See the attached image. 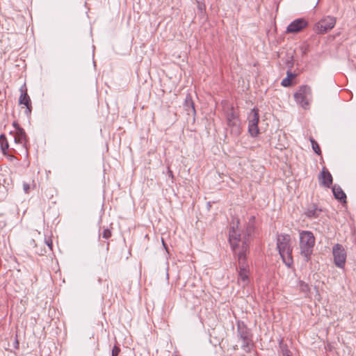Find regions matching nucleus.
<instances>
[{
    "mask_svg": "<svg viewBox=\"0 0 356 356\" xmlns=\"http://www.w3.org/2000/svg\"><path fill=\"white\" fill-rule=\"evenodd\" d=\"M291 241V236L287 234H280L277 236V248L283 262L289 268L293 263Z\"/></svg>",
    "mask_w": 356,
    "mask_h": 356,
    "instance_id": "1",
    "label": "nucleus"
},
{
    "mask_svg": "<svg viewBox=\"0 0 356 356\" xmlns=\"http://www.w3.org/2000/svg\"><path fill=\"white\" fill-rule=\"evenodd\" d=\"M299 237L300 254L304 260L308 262L311 260L315 245V237L310 231H300Z\"/></svg>",
    "mask_w": 356,
    "mask_h": 356,
    "instance_id": "2",
    "label": "nucleus"
},
{
    "mask_svg": "<svg viewBox=\"0 0 356 356\" xmlns=\"http://www.w3.org/2000/svg\"><path fill=\"white\" fill-rule=\"evenodd\" d=\"M237 335L243 341L241 346L243 350L246 353H250L253 346L252 335L250 330L243 322H238L237 323Z\"/></svg>",
    "mask_w": 356,
    "mask_h": 356,
    "instance_id": "3",
    "label": "nucleus"
},
{
    "mask_svg": "<svg viewBox=\"0 0 356 356\" xmlns=\"http://www.w3.org/2000/svg\"><path fill=\"white\" fill-rule=\"evenodd\" d=\"M312 89L308 86H302L294 94V99L297 104H300L303 108L307 109L309 107V102L312 100Z\"/></svg>",
    "mask_w": 356,
    "mask_h": 356,
    "instance_id": "4",
    "label": "nucleus"
},
{
    "mask_svg": "<svg viewBox=\"0 0 356 356\" xmlns=\"http://www.w3.org/2000/svg\"><path fill=\"white\" fill-rule=\"evenodd\" d=\"M239 223V220L238 219L236 226L232 227L229 232V242L233 252L240 250L242 246L243 236H241L238 229Z\"/></svg>",
    "mask_w": 356,
    "mask_h": 356,
    "instance_id": "5",
    "label": "nucleus"
},
{
    "mask_svg": "<svg viewBox=\"0 0 356 356\" xmlns=\"http://www.w3.org/2000/svg\"><path fill=\"white\" fill-rule=\"evenodd\" d=\"M336 24L334 17L327 16L315 24L314 31L318 34H325L332 29Z\"/></svg>",
    "mask_w": 356,
    "mask_h": 356,
    "instance_id": "6",
    "label": "nucleus"
},
{
    "mask_svg": "<svg viewBox=\"0 0 356 356\" xmlns=\"http://www.w3.org/2000/svg\"><path fill=\"white\" fill-rule=\"evenodd\" d=\"M248 132L252 137H256L259 134L258 123L259 120V109L252 108L248 116Z\"/></svg>",
    "mask_w": 356,
    "mask_h": 356,
    "instance_id": "7",
    "label": "nucleus"
},
{
    "mask_svg": "<svg viewBox=\"0 0 356 356\" xmlns=\"http://www.w3.org/2000/svg\"><path fill=\"white\" fill-rule=\"evenodd\" d=\"M249 252V244L245 239L242 243V246L240 250L234 252V256L238 261V269L249 268V264L247 261V254Z\"/></svg>",
    "mask_w": 356,
    "mask_h": 356,
    "instance_id": "8",
    "label": "nucleus"
},
{
    "mask_svg": "<svg viewBox=\"0 0 356 356\" xmlns=\"http://www.w3.org/2000/svg\"><path fill=\"white\" fill-rule=\"evenodd\" d=\"M334 264L339 268H343L346 260V252L343 246L339 243L332 248Z\"/></svg>",
    "mask_w": 356,
    "mask_h": 356,
    "instance_id": "9",
    "label": "nucleus"
},
{
    "mask_svg": "<svg viewBox=\"0 0 356 356\" xmlns=\"http://www.w3.org/2000/svg\"><path fill=\"white\" fill-rule=\"evenodd\" d=\"M20 91L21 95L19 98V104L20 105H24L26 106L24 113L27 116H29L31 115L32 111V104L31 99L27 93V89L25 85L21 87Z\"/></svg>",
    "mask_w": 356,
    "mask_h": 356,
    "instance_id": "10",
    "label": "nucleus"
},
{
    "mask_svg": "<svg viewBox=\"0 0 356 356\" xmlns=\"http://www.w3.org/2000/svg\"><path fill=\"white\" fill-rule=\"evenodd\" d=\"M307 26V22L304 19H297L289 24L286 28L287 33H298Z\"/></svg>",
    "mask_w": 356,
    "mask_h": 356,
    "instance_id": "11",
    "label": "nucleus"
},
{
    "mask_svg": "<svg viewBox=\"0 0 356 356\" xmlns=\"http://www.w3.org/2000/svg\"><path fill=\"white\" fill-rule=\"evenodd\" d=\"M256 226H255V216H251L248 222L245 225V233L243 234V241L245 239L247 241V243H250V237L252 236V234L255 232Z\"/></svg>",
    "mask_w": 356,
    "mask_h": 356,
    "instance_id": "12",
    "label": "nucleus"
},
{
    "mask_svg": "<svg viewBox=\"0 0 356 356\" xmlns=\"http://www.w3.org/2000/svg\"><path fill=\"white\" fill-rule=\"evenodd\" d=\"M10 134H13L14 140L16 144L21 145L23 147L27 149L26 143L28 142V138L23 128L17 127V131H15L14 134L11 131Z\"/></svg>",
    "mask_w": 356,
    "mask_h": 356,
    "instance_id": "13",
    "label": "nucleus"
},
{
    "mask_svg": "<svg viewBox=\"0 0 356 356\" xmlns=\"http://www.w3.org/2000/svg\"><path fill=\"white\" fill-rule=\"evenodd\" d=\"M318 180L321 186L330 188L332 184L333 179L330 172L323 168L322 172L318 175Z\"/></svg>",
    "mask_w": 356,
    "mask_h": 356,
    "instance_id": "14",
    "label": "nucleus"
},
{
    "mask_svg": "<svg viewBox=\"0 0 356 356\" xmlns=\"http://www.w3.org/2000/svg\"><path fill=\"white\" fill-rule=\"evenodd\" d=\"M227 127L229 130L230 134L234 137L238 136L241 133V128L240 124V120L227 121Z\"/></svg>",
    "mask_w": 356,
    "mask_h": 356,
    "instance_id": "15",
    "label": "nucleus"
},
{
    "mask_svg": "<svg viewBox=\"0 0 356 356\" xmlns=\"http://www.w3.org/2000/svg\"><path fill=\"white\" fill-rule=\"evenodd\" d=\"M184 109L188 115H195L196 111L195 108V104L192 99L191 95L188 94L186 97L184 104Z\"/></svg>",
    "mask_w": 356,
    "mask_h": 356,
    "instance_id": "16",
    "label": "nucleus"
},
{
    "mask_svg": "<svg viewBox=\"0 0 356 356\" xmlns=\"http://www.w3.org/2000/svg\"><path fill=\"white\" fill-rule=\"evenodd\" d=\"M249 274H250L249 268L238 269V282L240 284H241L243 287L247 286L248 284Z\"/></svg>",
    "mask_w": 356,
    "mask_h": 356,
    "instance_id": "17",
    "label": "nucleus"
},
{
    "mask_svg": "<svg viewBox=\"0 0 356 356\" xmlns=\"http://www.w3.org/2000/svg\"><path fill=\"white\" fill-rule=\"evenodd\" d=\"M332 192L334 197L342 203L346 202V195L339 186L334 185L332 187Z\"/></svg>",
    "mask_w": 356,
    "mask_h": 356,
    "instance_id": "18",
    "label": "nucleus"
},
{
    "mask_svg": "<svg viewBox=\"0 0 356 356\" xmlns=\"http://www.w3.org/2000/svg\"><path fill=\"white\" fill-rule=\"evenodd\" d=\"M321 211V209L318 208L317 205L313 204L307 208L305 215L308 218H318Z\"/></svg>",
    "mask_w": 356,
    "mask_h": 356,
    "instance_id": "19",
    "label": "nucleus"
},
{
    "mask_svg": "<svg viewBox=\"0 0 356 356\" xmlns=\"http://www.w3.org/2000/svg\"><path fill=\"white\" fill-rule=\"evenodd\" d=\"M296 77V74L293 73L291 70L286 71V77L283 79L281 85L284 87H289L291 86V80Z\"/></svg>",
    "mask_w": 356,
    "mask_h": 356,
    "instance_id": "20",
    "label": "nucleus"
},
{
    "mask_svg": "<svg viewBox=\"0 0 356 356\" xmlns=\"http://www.w3.org/2000/svg\"><path fill=\"white\" fill-rule=\"evenodd\" d=\"M298 287L300 293L304 294L305 297H307L310 293V287L309 284L302 280H299L298 282Z\"/></svg>",
    "mask_w": 356,
    "mask_h": 356,
    "instance_id": "21",
    "label": "nucleus"
},
{
    "mask_svg": "<svg viewBox=\"0 0 356 356\" xmlns=\"http://www.w3.org/2000/svg\"><path fill=\"white\" fill-rule=\"evenodd\" d=\"M284 62L288 70H291L294 65L293 56L287 54L284 58Z\"/></svg>",
    "mask_w": 356,
    "mask_h": 356,
    "instance_id": "22",
    "label": "nucleus"
},
{
    "mask_svg": "<svg viewBox=\"0 0 356 356\" xmlns=\"http://www.w3.org/2000/svg\"><path fill=\"white\" fill-rule=\"evenodd\" d=\"M0 146L3 153L5 154L6 151L9 147V145L6 137L3 134L0 135Z\"/></svg>",
    "mask_w": 356,
    "mask_h": 356,
    "instance_id": "23",
    "label": "nucleus"
},
{
    "mask_svg": "<svg viewBox=\"0 0 356 356\" xmlns=\"http://www.w3.org/2000/svg\"><path fill=\"white\" fill-rule=\"evenodd\" d=\"M226 120H227V121L231 122V121H234V120H239L238 119V116L236 113V112L234 111L233 107H231L229 111L227 113Z\"/></svg>",
    "mask_w": 356,
    "mask_h": 356,
    "instance_id": "24",
    "label": "nucleus"
},
{
    "mask_svg": "<svg viewBox=\"0 0 356 356\" xmlns=\"http://www.w3.org/2000/svg\"><path fill=\"white\" fill-rule=\"evenodd\" d=\"M309 140L311 142L312 147L314 152L316 154L321 155V148H320L318 143L312 137H311L309 138Z\"/></svg>",
    "mask_w": 356,
    "mask_h": 356,
    "instance_id": "25",
    "label": "nucleus"
},
{
    "mask_svg": "<svg viewBox=\"0 0 356 356\" xmlns=\"http://www.w3.org/2000/svg\"><path fill=\"white\" fill-rule=\"evenodd\" d=\"M99 236H102L103 238L108 239L112 236L111 229L108 228L104 229L102 233L100 234Z\"/></svg>",
    "mask_w": 356,
    "mask_h": 356,
    "instance_id": "26",
    "label": "nucleus"
},
{
    "mask_svg": "<svg viewBox=\"0 0 356 356\" xmlns=\"http://www.w3.org/2000/svg\"><path fill=\"white\" fill-rule=\"evenodd\" d=\"M120 352V348L118 346H114L112 349L111 356H118Z\"/></svg>",
    "mask_w": 356,
    "mask_h": 356,
    "instance_id": "27",
    "label": "nucleus"
},
{
    "mask_svg": "<svg viewBox=\"0 0 356 356\" xmlns=\"http://www.w3.org/2000/svg\"><path fill=\"white\" fill-rule=\"evenodd\" d=\"M45 243L47 245V247L49 248V250H52L53 243H52V240L50 238H45Z\"/></svg>",
    "mask_w": 356,
    "mask_h": 356,
    "instance_id": "28",
    "label": "nucleus"
},
{
    "mask_svg": "<svg viewBox=\"0 0 356 356\" xmlns=\"http://www.w3.org/2000/svg\"><path fill=\"white\" fill-rule=\"evenodd\" d=\"M23 189L26 193H29L30 189V185L28 183L23 184Z\"/></svg>",
    "mask_w": 356,
    "mask_h": 356,
    "instance_id": "29",
    "label": "nucleus"
},
{
    "mask_svg": "<svg viewBox=\"0 0 356 356\" xmlns=\"http://www.w3.org/2000/svg\"><path fill=\"white\" fill-rule=\"evenodd\" d=\"M168 176H169L170 177H171V179H173V178H174L173 172H172V171L170 169V168H169V167L168 168Z\"/></svg>",
    "mask_w": 356,
    "mask_h": 356,
    "instance_id": "30",
    "label": "nucleus"
},
{
    "mask_svg": "<svg viewBox=\"0 0 356 356\" xmlns=\"http://www.w3.org/2000/svg\"><path fill=\"white\" fill-rule=\"evenodd\" d=\"M13 127L15 128V131H17V127H18V128H22V127H21L17 124V122H14L13 123Z\"/></svg>",
    "mask_w": 356,
    "mask_h": 356,
    "instance_id": "31",
    "label": "nucleus"
},
{
    "mask_svg": "<svg viewBox=\"0 0 356 356\" xmlns=\"http://www.w3.org/2000/svg\"><path fill=\"white\" fill-rule=\"evenodd\" d=\"M30 244L31 245H35V241L33 239H32L31 241H30Z\"/></svg>",
    "mask_w": 356,
    "mask_h": 356,
    "instance_id": "32",
    "label": "nucleus"
},
{
    "mask_svg": "<svg viewBox=\"0 0 356 356\" xmlns=\"http://www.w3.org/2000/svg\"><path fill=\"white\" fill-rule=\"evenodd\" d=\"M108 248H109V243L108 242L106 244V250H108Z\"/></svg>",
    "mask_w": 356,
    "mask_h": 356,
    "instance_id": "33",
    "label": "nucleus"
},
{
    "mask_svg": "<svg viewBox=\"0 0 356 356\" xmlns=\"http://www.w3.org/2000/svg\"><path fill=\"white\" fill-rule=\"evenodd\" d=\"M284 356H289V355L288 354H286V355H284Z\"/></svg>",
    "mask_w": 356,
    "mask_h": 356,
    "instance_id": "34",
    "label": "nucleus"
}]
</instances>
